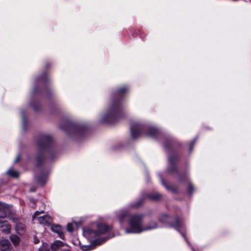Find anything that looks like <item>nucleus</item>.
Returning a JSON list of instances; mask_svg holds the SVG:
<instances>
[{"mask_svg": "<svg viewBox=\"0 0 251 251\" xmlns=\"http://www.w3.org/2000/svg\"><path fill=\"white\" fill-rule=\"evenodd\" d=\"M128 90V88L127 86H124L113 95L112 100L101 118L102 123L113 124L124 117V106L123 99Z\"/></svg>", "mask_w": 251, "mask_h": 251, "instance_id": "nucleus-1", "label": "nucleus"}, {"mask_svg": "<svg viewBox=\"0 0 251 251\" xmlns=\"http://www.w3.org/2000/svg\"><path fill=\"white\" fill-rule=\"evenodd\" d=\"M38 149L36 156V166L40 168L43 164L45 157L48 155L52 159L57 154L56 147L54 144L52 137L48 134H43L38 139Z\"/></svg>", "mask_w": 251, "mask_h": 251, "instance_id": "nucleus-2", "label": "nucleus"}, {"mask_svg": "<svg viewBox=\"0 0 251 251\" xmlns=\"http://www.w3.org/2000/svg\"><path fill=\"white\" fill-rule=\"evenodd\" d=\"M115 214L122 226L128 219V227L125 229L126 233H140L144 231V226L143 225V214H135L130 216L129 211L125 209L116 211Z\"/></svg>", "mask_w": 251, "mask_h": 251, "instance_id": "nucleus-3", "label": "nucleus"}, {"mask_svg": "<svg viewBox=\"0 0 251 251\" xmlns=\"http://www.w3.org/2000/svg\"><path fill=\"white\" fill-rule=\"evenodd\" d=\"M181 145L179 142L173 137L166 138L163 142V147L168 157V167L167 172L173 174H178L176 163L179 160V150Z\"/></svg>", "mask_w": 251, "mask_h": 251, "instance_id": "nucleus-4", "label": "nucleus"}, {"mask_svg": "<svg viewBox=\"0 0 251 251\" xmlns=\"http://www.w3.org/2000/svg\"><path fill=\"white\" fill-rule=\"evenodd\" d=\"M49 81V78L46 72L44 73L35 80V86L32 92L30 105L36 112L38 111L41 108L36 98L40 96L44 92H46L49 95L52 94V91L47 86Z\"/></svg>", "mask_w": 251, "mask_h": 251, "instance_id": "nucleus-5", "label": "nucleus"}, {"mask_svg": "<svg viewBox=\"0 0 251 251\" xmlns=\"http://www.w3.org/2000/svg\"><path fill=\"white\" fill-rule=\"evenodd\" d=\"M60 128L68 135L77 139L85 137L89 132V128L87 125L74 123L70 119L64 120Z\"/></svg>", "mask_w": 251, "mask_h": 251, "instance_id": "nucleus-6", "label": "nucleus"}, {"mask_svg": "<svg viewBox=\"0 0 251 251\" xmlns=\"http://www.w3.org/2000/svg\"><path fill=\"white\" fill-rule=\"evenodd\" d=\"M130 132L134 139L144 135L156 139L160 134L159 130L156 127L139 122H134L131 124Z\"/></svg>", "mask_w": 251, "mask_h": 251, "instance_id": "nucleus-7", "label": "nucleus"}, {"mask_svg": "<svg viewBox=\"0 0 251 251\" xmlns=\"http://www.w3.org/2000/svg\"><path fill=\"white\" fill-rule=\"evenodd\" d=\"M159 222L164 225L166 226L175 228L180 234L183 233L185 235V233L181 232L180 229H184L185 226L184 222L181 216L178 214H176L175 216L169 215L167 214H161L158 216ZM182 235V234H181ZM186 237V236H185Z\"/></svg>", "mask_w": 251, "mask_h": 251, "instance_id": "nucleus-8", "label": "nucleus"}, {"mask_svg": "<svg viewBox=\"0 0 251 251\" xmlns=\"http://www.w3.org/2000/svg\"><path fill=\"white\" fill-rule=\"evenodd\" d=\"M111 230V227L107 225L98 224L96 229H93L89 227L83 228V234L87 238L96 240L99 239L100 236L108 233Z\"/></svg>", "mask_w": 251, "mask_h": 251, "instance_id": "nucleus-9", "label": "nucleus"}, {"mask_svg": "<svg viewBox=\"0 0 251 251\" xmlns=\"http://www.w3.org/2000/svg\"><path fill=\"white\" fill-rule=\"evenodd\" d=\"M163 197V195L157 192H152L150 194L143 193L142 198L139 200L137 201L130 203L128 207L132 208H137L140 207L143 203L144 200L148 199L151 201L160 200Z\"/></svg>", "mask_w": 251, "mask_h": 251, "instance_id": "nucleus-10", "label": "nucleus"}, {"mask_svg": "<svg viewBox=\"0 0 251 251\" xmlns=\"http://www.w3.org/2000/svg\"><path fill=\"white\" fill-rule=\"evenodd\" d=\"M44 212L43 209H41L40 211H36L32 216V220H37L40 224L50 226L52 221V218L50 216L45 215L42 216H39L40 214L43 213Z\"/></svg>", "mask_w": 251, "mask_h": 251, "instance_id": "nucleus-11", "label": "nucleus"}, {"mask_svg": "<svg viewBox=\"0 0 251 251\" xmlns=\"http://www.w3.org/2000/svg\"><path fill=\"white\" fill-rule=\"evenodd\" d=\"M179 181L181 183H186L188 184L187 193L192 195L195 188L192 184L190 181V179L187 174H178Z\"/></svg>", "mask_w": 251, "mask_h": 251, "instance_id": "nucleus-12", "label": "nucleus"}, {"mask_svg": "<svg viewBox=\"0 0 251 251\" xmlns=\"http://www.w3.org/2000/svg\"><path fill=\"white\" fill-rule=\"evenodd\" d=\"M48 172L42 171L39 176H36V179L38 183L44 185L48 181Z\"/></svg>", "mask_w": 251, "mask_h": 251, "instance_id": "nucleus-13", "label": "nucleus"}, {"mask_svg": "<svg viewBox=\"0 0 251 251\" xmlns=\"http://www.w3.org/2000/svg\"><path fill=\"white\" fill-rule=\"evenodd\" d=\"M11 230V225L7 221H0V230L5 234H9Z\"/></svg>", "mask_w": 251, "mask_h": 251, "instance_id": "nucleus-14", "label": "nucleus"}, {"mask_svg": "<svg viewBox=\"0 0 251 251\" xmlns=\"http://www.w3.org/2000/svg\"><path fill=\"white\" fill-rule=\"evenodd\" d=\"M11 248V244L8 240L3 239L0 240V250L1 251H7Z\"/></svg>", "mask_w": 251, "mask_h": 251, "instance_id": "nucleus-15", "label": "nucleus"}, {"mask_svg": "<svg viewBox=\"0 0 251 251\" xmlns=\"http://www.w3.org/2000/svg\"><path fill=\"white\" fill-rule=\"evenodd\" d=\"M160 179L161 180V182L162 184L164 186V187H165V188L169 191H171L174 193H176L178 192V188L176 186H171L168 185L166 182L165 181L164 179H163L162 175L161 174L158 175Z\"/></svg>", "mask_w": 251, "mask_h": 251, "instance_id": "nucleus-16", "label": "nucleus"}, {"mask_svg": "<svg viewBox=\"0 0 251 251\" xmlns=\"http://www.w3.org/2000/svg\"><path fill=\"white\" fill-rule=\"evenodd\" d=\"M51 229L53 232L57 233L61 239H64V235L62 231V228L60 226L58 225H53L51 226Z\"/></svg>", "mask_w": 251, "mask_h": 251, "instance_id": "nucleus-17", "label": "nucleus"}, {"mask_svg": "<svg viewBox=\"0 0 251 251\" xmlns=\"http://www.w3.org/2000/svg\"><path fill=\"white\" fill-rule=\"evenodd\" d=\"M159 227L160 226L157 223L154 221H151L148 225L144 226V229L143 230H144L145 231L147 230H152Z\"/></svg>", "mask_w": 251, "mask_h": 251, "instance_id": "nucleus-18", "label": "nucleus"}, {"mask_svg": "<svg viewBox=\"0 0 251 251\" xmlns=\"http://www.w3.org/2000/svg\"><path fill=\"white\" fill-rule=\"evenodd\" d=\"M25 231V226L22 223H18L17 221V233L23 235Z\"/></svg>", "mask_w": 251, "mask_h": 251, "instance_id": "nucleus-19", "label": "nucleus"}, {"mask_svg": "<svg viewBox=\"0 0 251 251\" xmlns=\"http://www.w3.org/2000/svg\"><path fill=\"white\" fill-rule=\"evenodd\" d=\"M63 246V243L60 241L57 240L51 245V248L52 250H56L59 249V247H61Z\"/></svg>", "mask_w": 251, "mask_h": 251, "instance_id": "nucleus-20", "label": "nucleus"}, {"mask_svg": "<svg viewBox=\"0 0 251 251\" xmlns=\"http://www.w3.org/2000/svg\"><path fill=\"white\" fill-rule=\"evenodd\" d=\"M112 237H114V235H112V236H110V237H104V238H100V239H97L94 241V244H96V245H100V244L104 243L109 238H111Z\"/></svg>", "mask_w": 251, "mask_h": 251, "instance_id": "nucleus-21", "label": "nucleus"}, {"mask_svg": "<svg viewBox=\"0 0 251 251\" xmlns=\"http://www.w3.org/2000/svg\"><path fill=\"white\" fill-rule=\"evenodd\" d=\"M197 138L193 139L189 144V152L191 153L193 151V147L196 142Z\"/></svg>", "mask_w": 251, "mask_h": 251, "instance_id": "nucleus-22", "label": "nucleus"}, {"mask_svg": "<svg viewBox=\"0 0 251 251\" xmlns=\"http://www.w3.org/2000/svg\"><path fill=\"white\" fill-rule=\"evenodd\" d=\"M49 246L47 243H43L42 246L39 248L38 251H49Z\"/></svg>", "mask_w": 251, "mask_h": 251, "instance_id": "nucleus-23", "label": "nucleus"}, {"mask_svg": "<svg viewBox=\"0 0 251 251\" xmlns=\"http://www.w3.org/2000/svg\"><path fill=\"white\" fill-rule=\"evenodd\" d=\"M95 246H96L95 245L94 246V247H93L92 245H89V246H82L81 247V249L83 251H90V250H92L93 249H94Z\"/></svg>", "mask_w": 251, "mask_h": 251, "instance_id": "nucleus-24", "label": "nucleus"}, {"mask_svg": "<svg viewBox=\"0 0 251 251\" xmlns=\"http://www.w3.org/2000/svg\"><path fill=\"white\" fill-rule=\"evenodd\" d=\"M22 115H23V119H22L23 128L24 130H25L26 124H27V120H26V119L25 116L24 115V114L23 112H22Z\"/></svg>", "mask_w": 251, "mask_h": 251, "instance_id": "nucleus-25", "label": "nucleus"}, {"mask_svg": "<svg viewBox=\"0 0 251 251\" xmlns=\"http://www.w3.org/2000/svg\"><path fill=\"white\" fill-rule=\"evenodd\" d=\"M7 174L12 177H16V171L10 168L9 169L8 171L7 172Z\"/></svg>", "mask_w": 251, "mask_h": 251, "instance_id": "nucleus-26", "label": "nucleus"}, {"mask_svg": "<svg viewBox=\"0 0 251 251\" xmlns=\"http://www.w3.org/2000/svg\"><path fill=\"white\" fill-rule=\"evenodd\" d=\"M6 216V212L4 209L0 207V218H4Z\"/></svg>", "mask_w": 251, "mask_h": 251, "instance_id": "nucleus-27", "label": "nucleus"}, {"mask_svg": "<svg viewBox=\"0 0 251 251\" xmlns=\"http://www.w3.org/2000/svg\"><path fill=\"white\" fill-rule=\"evenodd\" d=\"M67 230L72 232L74 230V225L72 223H68L67 227Z\"/></svg>", "mask_w": 251, "mask_h": 251, "instance_id": "nucleus-28", "label": "nucleus"}, {"mask_svg": "<svg viewBox=\"0 0 251 251\" xmlns=\"http://www.w3.org/2000/svg\"><path fill=\"white\" fill-rule=\"evenodd\" d=\"M181 234H182V236L183 237V238H184L185 241L187 242V243L188 244V245L190 247V248H191L192 251H195L194 248L192 246L191 244H190V243L189 242V241L187 240L186 237L185 236L184 234L182 233H181Z\"/></svg>", "mask_w": 251, "mask_h": 251, "instance_id": "nucleus-29", "label": "nucleus"}, {"mask_svg": "<svg viewBox=\"0 0 251 251\" xmlns=\"http://www.w3.org/2000/svg\"><path fill=\"white\" fill-rule=\"evenodd\" d=\"M29 201H30V206L34 208L35 207V204L36 202V201L33 198H30Z\"/></svg>", "mask_w": 251, "mask_h": 251, "instance_id": "nucleus-30", "label": "nucleus"}, {"mask_svg": "<svg viewBox=\"0 0 251 251\" xmlns=\"http://www.w3.org/2000/svg\"><path fill=\"white\" fill-rule=\"evenodd\" d=\"M10 240L14 246H16V235L13 234L10 236Z\"/></svg>", "mask_w": 251, "mask_h": 251, "instance_id": "nucleus-31", "label": "nucleus"}, {"mask_svg": "<svg viewBox=\"0 0 251 251\" xmlns=\"http://www.w3.org/2000/svg\"><path fill=\"white\" fill-rule=\"evenodd\" d=\"M34 243L35 244H37L39 243V240L38 239V238L36 236H35L34 237Z\"/></svg>", "mask_w": 251, "mask_h": 251, "instance_id": "nucleus-32", "label": "nucleus"}, {"mask_svg": "<svg viewBox=\"0 0 251 251\" xmlns=\"http://www.w3.org/2000/svg\"><path fill=\"white\" fill-rule=\"evenodd\" d=\"M16 241H17V245H18L19 244V243L20 242L19 238H18L17 236Z\"/></svg>", "mask_w": 251, "mask_h": 251, "instance_id": "nucleus-33", "label": "nucleus"}, {"mask_svg": "<svg viewBox=\"0 0 251 251\" xmlns=\"http://www.w3.org/2000/svg\"><path fill=\"white\" fill-rule=\"evenodd\" d=\"M36 190V189L35 188H31L30 190L31 192H35Z\"/></svg>", "mask_w": 251, "mask_h": 251, "instance_id": "nucleus-34", "label": "nucleus"}, {"mask_svg": "<svg viewBox=\"0 0 251 251\" xmlns=\"http://www.w3.org/2000/svg\"><path fill=\"white\" fill-rule=\"evenodd\" d=\"M20 160V157L19 156H17V159H16V160H17V163L18 162V161Z\"/></svg>", "mask_w": 251, "mask_h": 251, "instance_id": "nucleus-35", "label": "nucleus"}, {"mask_svg": "<svg viewBox=\"0 0 251 251\" xmlns=\"http://www.w3.org/2000/svg\"><path fill=\"white\" fill-rule=\"evenodd\" d=\"M63 251H71L70 250H64Z\"/></svg>", "mask_w": 251, "mask_h": 251, "instance_id": "nucleus-36", "label": "nucleus"}, {"mask_svg": "<svg viewBox=\"0 0 251 251\" xmlns=\"http://www.w3.org/2000/svg\"><path fill=\"white\" fill-rule=\"evenodd\" d=\"M49 66V64H46V68H48Z\"/></svg>", "mask_w": 251, "mask_h": 251, "instance_id": "nucleus-37", "label": "nucleus"}, {"mask_svg": "<svg viewBox=\"0 0 251 251\" xmlns=\"http://www.w3.org/2000/svg\"><path fill=\"white\" fill-rule=\"evenodd\" d=\"M42 206H43V208H44L45 205L43 203H42Z\"/></svg>", "mask_w": 251, "mask_h": 251, "instance_id": "nucleus-38", "label": "nucleus"}, {"mask_svg": "<svg viewBox=\"0 0 251 251\" xmlns=\"http://www.w3.org/2000/svg\"><path fill=\"white\" fill-rule=\"evenodd\" d=\"M16 176H17V177H18V173H17Z\"/></svg>", "mask_w": 251, "mask_h": 251, "instance_id": "nucleus-39", "label": "nucleus"}]
</instances>
